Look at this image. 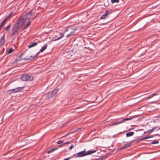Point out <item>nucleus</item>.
I'll return each instance as SVG.
<instances>
[{
    "instance_id": "1",
    "label": "nucleus",
    "mask_w": 160,
    "mask_h": 160,
    "mask_svg": "<svg viewBox=\"0 0 160 160\" xmlns=\"http://www.w3.org/2000/svg\"><path fill=\"white\" fill-rule=\"evenodd\" d=\"M32 16V13L31 12L25 15H24L22 17L19 18L20 20H21L24 22V23L25 24V23L27 22L26 24L24 25L23 26V29H25L27 28L31 24V22L30 21H28V20L31 18Z\"/></svg>"
},
{
    "instance_id": "6",
    "label": "nucleus",
    "mask_w": 160,
    "mask_h": 160,
    "mask_svg": "<svg viewBox=\"0 0 160 160\" xmlns=\"http://www.w3.org/2000/svg\"><path fill=\"white\" fill-rule=\"evenodd\" d=\"M64 34L63 33L62 34L61 33L58 32L57 33V34L56 35V37H57V38L55 39L54 41H56L58 40L59 39H60L62 37H63L64 36Z\"/></svg>"
},
{
    "instance_id": "21",
    "label": "nucleus",
    "mask_w": 160,
    "mask_h": 160,
    "mask_svg": "<svg viewBox=\"0 0 160 160\" xmlns=\"http://www.w3.org/2000/svg\"><path fill=\"white\" fill-rule=\"evenodd\" d=\"M111 2L113 3L115 2L118 3L119 2V0H111Z\"/></svg>"
},
{
    "instance_id": "3",
    "label": "nucleus",
    "mask_w": 160,
    "mask_h": 160,
    "mask_svg": "<svg viewBox=\"0 0 160 160\" xmlns=\"http://www.w3.org/2000/svg\"><path fill=\"white\" fill-rule=\"evenodd\" d=\"M96 150H90L86 152L85 150L80 152L76 154L77 157H82L86 155L91 154L94 153L96 152Z\"/></svg>"
},
{
    "instance_id": "20",
    "label": "nucleus",
    "mask_w": 160,
    "mask_h": 160,
    "mask_svg": "<svg viewBox=\"0 0 160 160\" xmlns=\"http://www.w3.org/2000/svg\"><path fill=\"white\" fill-rule=\"evenodd\" d=\"M13 51V49L10 48L8 50V54H10Z\"/></svg>"
},
{
    "instance_id": "9",
    "label": "nucleus",
    "mask_w": 160,
    "mask_h": 160,
    "mask_svg": "<svg viewBox=\"0 0 160 160\" xmlns=\"http://www.w3.org/2000/svg\"><path fill=\"white\" fill-rule=\"evenodd\" d=\"M38 53H39L38 52L35 55L31 56L30 58H25L22 59H25L26 60V61L29 60H31L32 59L34 58L38 54Z\"/></svg>"
},
{
    "instance_id": "24",
    "label": "nucleus",
    "mask_w": 160,
    "mask_h": 160,
    "mask_svg": "<svg viewBox=\"0 0 160 160\" xmlns=\"http://www.w3.org/2000/svg\"><path fill=\"white\" fill-rule=\"evenodd\" d=\"M7 93L8 94H10L12 93L11 89L7 91Z\"/></svg>"
},
{
    "instance_id": "36",
    "label": "nucleus",
    "mask_w": 160,
    "mask_h": 160,
    "mask_svg": "<svg viewBox=\"0 0 160 160\" xmlns=\"http://www.w3.org/2000/svg\"><path fill=\"white\" fill-rule=\"evenodd\" d=\"M64 160H69V158H65Z\"/></svg>"
},
{
    "instance_id": "19",
    "label": "nucleus",
    "mask_w": 160,
    "mask_h": 160,
    "mask_svg": "<svg viewBox=\"0 0 160 160\" xmlns=\"http://www.w3.org/2000/svg\"><path fill=\"white\" fill-rule=\"evenodd\" d=\"M11 27V24H9V25L7 27H6L5 28V30H6V31L8 30H9V29H10V28Z\"/></svg>"
},
{
    "instance_id": "26",
    "label": "nucleus",
    "mask_w": 160,
    "mask_h": 160,
    "mask_svg": "<svg viewBox=\"0 0 160 160\" xmlns=\"http://www.w3.org/2000/svg\"><path fill=\"white\" fill-rule=\"evenodd\" d=\"M5 21H4V20H3V21L2 22V23L0 25V29L3 26V25L5 22Z\"/></svg>"
},
{
    "instance_id": "29",
    "label": "nucleus",
    "mask_w": 160,
    "mask_h": 160,
    "mask_svg": "<svg viewBox=\"0 0 160 160\" xmlns=\"http://www.w3.org/2000/svg\"><path fill=\"white\" fill-rule=\"evenodd\" d=\"M151 137H151V136L145 137L144 138H142L141 140L147 139H148V138H151Z\"/></svg>"
},
{
    "instance_id": "32",
    "label": "nucleus",
    "mask_w": 160,
    "mask_h": 160,
    "mask_svg": "<svg viewBox=\"0 0 160 160\" xmlns=\"http://www.w3.org/2000/svg\"><path fill=\"white\" fill-rule=\"evenodd\" d=\"M70 143V142H66L65 143H64L63 144V145H65L66 144H68V143Z\"/></svg>"
},
{
    "instance_id": "22",
    "label": "nucleus",
    "mask_w": 160,
    "mask_h": 160,
    "mask_svg": "<svg viewBox=\"0 0 160 160\" xmlns=\"http://www.w3.org/2000/svg\"><path fill=\"white\" fill-rule=\"evenodd\" d=\"M71 28H69L66 29V30H65L64 32V34L66 32L68 31H71Z\"/></svg>"
},
{
    "instance_id": "33",
    "label": "nucleus",
    "mask_w": 160,
    "mask_h": 160,
    "mask_svg": "<svg viewBox=\"0 0 160 160\" xmlns=\"http://www.w3.org/2000/svg\"><path fill=\"white\" fill-rule=\"evenodd\" d=\"M124 121V119L122 120L121 121H119L120 123L123 122Z\"/></svg>"
},
{
    "instance_id": "28",
    "label": "nucleus",
    "mask_w": 160,
    "mask_h": 160,
    "mask_svg": "<svg viewBox=\"0 0 160 160\" xmlns=\"http://www.w3.org/2000/svg\"><path fill=\"white\" fill-rule=\"evenodd\" d=\"M63 142V141L61 140H59L57 142V143L58 144H60L62 143Z\"/></svg>"
},
{
    "instance_id": "7",
    "label": "nucleus",
    "mask_w": 160,
    "mask_h": 160,
    "mask_svg": "<svg viewBox=\"0 0 160 160\" xmlns=\"http://www.w3.org/2000/svg\"><path fill=\"white\" fill-rule=\"evenodd\" d=\"M23 88V87H18L15 89H12L11 90L12 93H15L21 90Z\"/></svg>"
},
{
    "instance_id": "13",
    "label": "nucleus",
    "mask_w": 160,
    "mask_h": 160,
    "mask_svg": "<svg viewBox=\"0 0 160 160\" xmlns=\"http://www.w3.org/2000/svg\"><path fill=\"white\" fill-rule=\"evenodd\" d=\"M47 47V45L46 44L44 45V46L40 50V52H42L45 50Z\"/></svg>"
},
{
    "instance_id": "12",
    "label": "nucleus",
    "mask_w": 160,
    "mask_h": 160,
    "mask_svg": "<svg viewBox=\"0 0 160 160\" xmlns=\"http://www.w3.org/2000/svg\"><path fill=\"white\" fill-rule=\"evenodd\" d=\"M158 95H159V94L156 92H155L154 93H152L147 97V99H150L155 96Z\"/></svg>"
},
{
    "instance_id": "5",
    "label": "nucleus",
    "mask_w": 160,
    "mask_h": 160,
    "mask_svg": "<svg viewBox=\"0 0 160 160\" xmlns=\"http://www.w3.org/2000/svg\"><path fill=\"white\" fill-rule=\"evenodd\" d=\"M58 89H56L53 90L52 92H49L48 93V99H49L52 98L58 92Z\"/></svg>"
},
{
    "instance_id": "30",
    "label": "nucleus",
    "mask_w": 160,
    "mask_h": 160,
    "mask_svg": "<svg viewBox=\"0 0 160 160\" xmlns=\"http://www.w3.org/2000/svg\"><path fill=\"white\" fill-rule=\"evenodd\" d=\"M120 124V122H116L113 124H112V125H117V124Z\"/></svg>"
},
{
    "instance_id": "14",
    "label": "nucleus",
    "mask_w": 160,
    "mask_h": 160,
    "mask_svg": "<svg viewBox=\"0 0 160 160\" xmlns=\"http://www.w3.org/2000/svg\"><path fill=\"white\" fill-rule=\"evenodd\" d=\"M37 44V42H34L32 43H31L28 46V48H31L35 46H36Z\"/></svg>"
},
{
    "instance_id": "15",
    "label": "nucleus",
    "mask_w": 160,
    "mask_h": 160,
    "mask_svg": "<svg viewBox=\"0 0 160 160\" xmlns=\"http://www.w3.org/2000/svg\"><path fill=\"white\" fill-rule=\"evenodd\" d=\"M134 133L133 132H130L126 134L127 137H129L132 136Z\"/></svg>"
},
{
    "instance_id": "4",
    "label": "nucleus",
    "mask_w": 160,
    "mask_h": 160,
    "mask_svg": "<svg viewBox=\"0 0 160 160\" xmlns=\"http://www.w3.org/2000/svg\"><path fill=\"white\" fill-rule=\"evenodd\" d=\"M20 79L23 81H30L32 80L33 79V77L30 75L26 74L21 76Z\"/></svg>"
},
{
    "instance_id": "37",
    "label": "nucleus",
    "mask_w": 160,
    "mask_h": 160,
    "mask_svg": "<svg viewBox=\"0 0 160 160\" xmlns=\"http://www.w3.org/2000/svg\"><path fill=\"white\" fill-rule=\"evenodd\" d=\"M68 135V134H67L65 136H64V137H66V136H67V135Z\"/></svg>"
},
{
    "instance_id": "23",
    "label": "nucleus",
    "mask_w": 160,
    "mask_h": 160,
    "mask_svg": "<svg viewBox=\"0 0 160 160\" xmlns=\"http://www.w3.org/2000/svg\"><path fill=\"white\" fill-rule=\"evenodd\" d=\"M23 55V53H21L20 55V56H19V58H17V59H16V60H17V61H19V60H20V59L22 57V56Z\"/></svg>"
},
{
    "instance_id": "31",
    "label": "nucleus",
    "mask_w": 160,
    "mask_h": 160,
    "mask_svg": "<svg viewBox=\"0 0 160 160\" xmlns=\"http://www.w3.org/2000/svg\"><path fill=\"white\" fill-rule=\"evenodd\" d=\"M74 147V145H72L69 148V149L71 150L72 149L73 147Z\"/></svg>"
},
{
    "instance_id": "8",
    "label": "nucleus",
    "mask_w": 160,
    "mask_h": 160,
    "mask_svg": "<svg viewBox=\"0 0 160 160\" xmlns=\"http://www.w3.org/2000/svg\"><path fill=\"white\" fill-rule=\"evenodd\" d=\"M109 14V11L108 10H107L106 11L105 13L102 15L101 17V19H104Z\"/></svg>"
},
{
    "instance_id": "18",
    "label": "nucleus",
    "mask_w": 160,
    "mask_h": 160,
    "mask_svg": "<svg viewBox=\"0 0 160 160\" xmlns=\"http://www.w3.org/2000/svg\"><path fill=\"white\" fill-rule=\"evenodd\" d=\"M56 149H57V148H56L51 149V150L48 151L47 152L48 154H49V153L53 152L55 150H56Z\"/></svg>"
},
{
    "instance_id": "10",
    "label": "nucleus",
    "mask_w": 160,
    "mask_h": 160,
    "mask_svg": "<svg viewBox=\"0 0 160 160\" xmlns=\"http://www.w3.org/2000/svg\"><path fill=\"white\" fill-rule=\"evenodd\" d=\"M75 30H76L75 28H71V31H69L70 32V34H68L66 36V37H68L69 36L72 35L73 34V33H74V32L75 31Z\"/></svg>"
},
{
    "instance_id": "25",
    "label": "nucleus",
    "mask_w": 160,
    "mask_h": 160,
    "mask_svg": "<svg viewBox=\"0 0 160 160\" xmlns=\"http://www.w3.org/2000/svg\"><path fill=\"white\" fill-rule=\"evenodd\" d=\"M159 143L158 141H154L151 142L152 144H157Z\"/></svg>"
},
{
    "instance_id": "17",
    "label": "nucleus",
    "mask_w": 160,
    "mask_h": 160,
    "mask_svg": "<svg viewBox=\"0 0 160 160\" xmlns=\"http://www.w3.org/2000/svg\"><path fill=\"white\" fill-rule=\"evenodd\" d=\"M12 15V13L11 12L9 15L7 16L6 18L4 19V21H6L8 19L10 18Z\"/></svg>"
},
{
    "instance_id": "16",
    "label": "nucleus",
    "mask_w": 160,
    "mask_h": 160,
    "mask_svg": "<svg viewBox=\"0 0 160 160\" xmlns=\"http://www.w3.org/2000/svg\"><path fill=\"white\" fill-rule=\"evenodd\" d=\"M130 145L128 144H127L123 145L120 149V150H122L123 149L125 148L128 147L130 146Z\"/></svg>"
},
{
    "instance_id": "11",
    "label": "nucleus",
    "mask_w": 160,
    "mask_h": 160,
    "mask_svg": "<svg viewBox=\"0 0 160 160\" xmlns=\"http://www.w3.org/2000/svg\"><path fill=\"white\" fill-rule=\"evenodd\" d=\"M4 42V36H2L0 39V47H2Z\"/></svg>"
},
{
    "instance_id": "2",
    "label": "nucleus",
    "mask_w": 160,
    "mask_h": 160,
    "mask_svg": "<svg viewBox=\"0 0 160 160\" xmlns=\"http://www.w3.org/2000/svg\"><path fill=\"white\" fill-rule=\"evenodd\" d=\"M25 25L24 23V22L20 20L19 19L18 22L16 23L12 28V34L13 35L16 34L18 31L22 27V26Z\"/></svg>"
},
{
    "instance_id": "34",
    "label": "nucleus",
    "mask_w": 160,
    "mask_h": 160,
    "mask_svg": "<svg viewBox=\"0 0 160 160\" xmlns=\"http://www.w3.org/2000/svg\"><path fill=\"white\" fill-rule=\"evenodd\" d=\"M77 130H75L74 131H73L71 132V133H73L74 132H76Z\"/></svg>"
},
{
    "instance_id": "27",
    "label": "nucleus",
    "mask_w": 160,
    "mask_h": 160,
    "mask_svg": "<svg viewBox=\"0 0 160 160\" xmlns=\"http://www.w3.org/2000/svg\"><path fill=\"white\" fill-rule=\"evenodd\" d=\"M132 118H125L124 119V121H126L128 120H131Z\"/></svg>"
},
{
    "instance_id": "35",
    "label": "nucleus",
    "mask_w": 160,
    "mask_h": 160,
    "mask_svg": "<svg viewBox=\"0 0 160 160\" xmlns=\"http://www.w3.org/2000/svg\"><path fill=\"white\" fill-rule=\"evenodd\" d=\"M63 145V144H62L61 145H59L58 146V147H61V146H62Z\"/></svg>"
}]
</instances>
